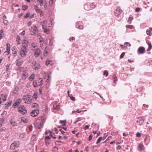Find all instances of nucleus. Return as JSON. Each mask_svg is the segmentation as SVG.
<instances>
[{
  "label": "nucleus",
  "mask_w": 152,
  "mask_h": 152,
  "mask_svg": "<svg viewBox=\"0 0 152 152\" xmlns=\"http://www.w3.org/2000/svg\"><path fill=\"white\" fill-rule=\"evenodd\" d=\"M69 97L70 98V99L72 101H75V98L73 97L72 95H71V96H70Z\"/></svg>",
  "instance_id": "3c124183"
},
{
  "label": "nucleus",
  "mask_w": 152,
  "mask_h": 152,
  "mask_svg": "<svg viewBox=\"0 0 152 152\" xmlns=\"http://www.w3.org/2000/svg\"><path fill=\"white\" fill-rule=\"evenodd\" d=\"M108 75V73L107 71L105 70L104 71V73H103V75H105L106 77H107Z\"/></svg>",
  "instance_id": "864d4df0"
},
{
  "label": "nucleus",
  "mask_w": 152,
  "mask_h": 152,
  "mask_svg": "<svg viewBox=\"0 0 152 152\" xmlns=\"http://www.w3.org/2000/svg\"><path fill=\"white\" fill-rule=\"evenodd\" d=\"M140 8L139 7L135 9V11L137 12H139L140 11Z\"/></svg>",
  "instance_id": "774afa93"
},
{
  "label": "nucleus",
  "mask_w": 152,
  "mask_h": 152,
  "mask_svg": "<svg viewBox=\"0 0 152 152\" xmlns=\"http://www.w3.org/2000/svg\"><path fill=\"white\" fill-rule=\"evenodd\" d=\"M23 99L25 103L30 104L32 102V99L29 95L24 96H23Z\"/></svg>",
  "instance_id": "f03ea898"
},
{
  "label": "nucleus",
  "mask_w": 152,
  "mask_h": 152,
  "mask_svg": "<svg viewBox=\"0 0 152 152\" xmlns=\"http://www.w3.org/2000/svg\"><path fill=\"white\" fill-rule=\"evenodd\" d=\"M39 111L38 109L33 110L31 112V115L32 117H34L37 116L39 113Z\"/></svg>",
  "instance_id": "6e6552de"
},
{
  "label": "nucleus",
  "mask_w": 152,
  "mask_h": 152,
  "mask_svg": "<svg viewBox=\"0 0 152 152\" xmlns=\"http://www.w3.org/2000/svg\"><path fill=\"white\" fill-rule=\"evenodd\" d=\"M146 33L147 34L151 36V35L152 33L149 30H147L146 31Z\"/></svg>",
  "instance_id": "6e6d98bb"
},
{
  "label": "nucleus",
  "mask_w": 152,
  "mask_h": 152,
  "mask_svg": "<svg viewBox=\"0 0 152 152\" xmlns=\"http://www.w3.org/2000/svg\"><path fill=\"white\" fill-rule=\"evenodd\" d=\"M30 15V13L29 12H27L26 15L24 16V18H26L28 16H29Z\"/></svg>",
  "instance_id": "bf43d9fd"
},
{
  "label": "nucleus",
  "mask_w": 152,
  "mask_h": 152,
  "mask_svg": "<svg viewBox=\"0 0 152 152\" xmlns=\"http://www.w3.org/2000/svg\"><path fill=\"white\" fill-rule=\"evenodd\" d=\"M125 54V53H124V52L122 53L121 54V55L120 56V58H123L124 57Z\"/></svg>",
  "instance_id": "13d9d810"
},
{
  "label": "nucleus",
  "mask_w": 152,
  "mask_h": 152,
  "mask_svg": "<svg viewBox=\"0 0 152 152\" xmlns=\"http://www.w3.org/2000/svg\"><path fill=\"white\" fill-rule=\"evenodd\" d=\"M30 31V34L31 35H34L36 34L38 29L37 27H31L29 29Z\"/></svg>",
  "instance_id": "0eeeda50"
},
{
  "label": "nucleus",
  "mask_w": 152,
  "mask_h": 152,
  "mask_svg": "<svg viewBox=\"0 0 152 152\" xmlns=\"http://www.w3.org/2000/svg\"><path fill=\"white\" fill-rule=\"evenodd\" d=\"M53 107L54 110H58L60 109L59 105L56 104H53Z\"/></svg>",
  "instance_id": "6ab92c4d"
},
{
  "label": "nucleus",
  "mask_w": 152,
  "mask_h": 152,
  "mask_svg": "<svg viewBox=\"0 0 152 152\" xmlns=\"http://www.w3.org/2000/svg\"><path fill=\"white\" fill-rule=\"evenodd\" d=\"M28 45L26 44H22V47L21 48L22 50H24L26 51H28Z\"/></svg>",
  "instance_id": "aec40b11"
},
{
  "label": "nucleus",
  "mask_w": 152,
  "mask_h": 152,
  "mask_svg": "<svg viewBox=\"0 0 152 152\" xmlns=\"http://www.w3.org/2000/svg\"><path fill=\"white\" fill-rule=\"evenodd\" d=\"M22 43L23 44L28 45V41L26 39H24L23 40Z\"/></svg>",
  "instance_id": "473e14b6"
},
{
  "label": "nucleus",
  "mask_w": 152,
  "mask_h": 152,
  "mask_svg": "<svg viewBox=\"0 0 152 152\" xmlns=\"http://www.w3.org/2000/svg\"><path fill=\"white\" fill-rule=\"evenodd\" d=\"M40 53V51L39 49H37L35 51L34 55L35 57H38Z\"/></svg>",
  "instance_id": "2eb2a0df"
},
{
  "label": "nucleus",
  "mask_w": 152,
  "mask_h": 152,
  "mask_svg": "<svg viewBox=\"0 0 152 152\" xmlns=\"http://www.w3.org/2000/svg\"><path fill=\"white\" fill-rule=\"evenodd\" d=\"M47 25V21L46 20H44L43 21L42 25V28L43 29H44V28L46 27Z\"/></svg>",
  "instance_id": "a878e982"
},
{
  "label": "nucleus",
  "mask_w": 152,
  "mask_h": 152,
  "mask_svg": "<svg viewBox=\"0 0 152 152\" xmlns=\"http://www.w3.org/2000/svg\"><path fill=\"white\" fill-rule=\"evenodd\" d=\"M38 94L37 93H34L32 97L33 98L36 99L37 98Z\"/></svg>",
  "instance_id": "c03bdc74"
},
{
  "label": "nucleus",
  "mask_w": 152,
  "mask_h": 152,
  "mask_svg": "<svg viewBox=\"0 0 152 152\" xmlns=\"http://www.w3.org/2000/svg\"><path fill=\"white\" fill-rule=\"evenodd\" d=\"M21 121L24 123H27L28 122L27 119L24 118H21Z\"/></svg>",
  "instance_id": "72a5a7b5"
},
{
  "label": "nucleus",
  "mask_w": 152,
  "mask_h": 152,
  "mask_svg": "<svg viewBox=\"0 0 152 152\" xmlns=\"http://www.w3.org/2000/svg\"><path fill=\"white\" fill-rule=\"evenodd\" d=\"M21 78L23 80L26 79L28 76V74L26 72H23Z\"/></svg>",
  "instance_id": "ddd939ff"
},
{
  "label": "nucleus",
  "mask_w": 152,
  "mask_h": 152,
  "mask_svg": "<svg viewBox=\"0 0 152 152\" xmlns=\"http://www.w3.org/2000/svg\"><path fill=\"white\" fill-rule=\"evenodd\" d=\"M19 141H15L12 142L10 146V149L11 150H14L19 147Z\"/></svg>",
  "instance_id": "7ed1b4c3"
},
{
  "label": "nucleus",
  "mask_w": 152,
  "mask_h": 152,
  "mask_svg": "<svg viewBox=\"0 0 152 152\" xmlns=\"http://www.w3.org/2000/svg\"><path fill=\"white\" fill-rule=\"evenodd\" d=\"M23 63V61L21 59H18L17 61V65L18 66H20Z\"/></svg>",
  "instance_id": "dca6fc26"
},
{
  "label": "nucleus",
  "mask_w": 152,
  "mask_h": 152,
  "mask_svg": "<svg viewBox=\"0 0 152 152\" xmlns=\"http://www.w3.org/2000/svg\"><path fill=\"white\" fill-rule=\"evenodd\" d=\"M4 33V31L3 30H1L0 31V39L2 38V34Z\"/></svg>",
  "instance_id": "79ce46f5"
},
{
  "label": "nucleus",
  "mask_w": 152,
  "mask_h": 152,
  "mask_svg": "<svg viewBox=\"0 0 152 152\" xmlns=\"http://www.w3.org/2000/svg\"><path fill=\"white\" fill-rule=\"evenodd\" d=\"M32 66V68L35 70H37L40 68V64L37 63L35 61L33 62Z\"/></svg>",
  "instance_id": "423d86ee"
},
{
  "label": "nucleus",
  "mask_w": 152,
  "mask_h": 152,
  "mask_svg": "<svg viewBox=\"0 0 152 152\" xmlns=\"http://www.w3.org/2000/svg\"><path fill=\"white\" fill-rule=\"evenodd\" d=\"M34 9L37 13H39L40 11V9L39 8L38 6L37 5H34Z\"/></svg>",
  "instance_id": "412c9836"
},
{
  "label": "nucleus",
  "mask_w": 152,
  "mask_h": 152,
  "mask_svg": "<svg viewBox=\"0 0 152 152\" xmlns=\"http://www.w3.org/2000/svg\"><path fill=\"white\" fill-rule=\"evenodd\" d=\"M10 64H7L6 65V71H8L10 69Z\"/></svg>",
  "instance_id": "2f4dec72"
},
{
  "label": "nucleus",
  "mask_w": 152,
  "mask_h": 152,
  "mask_svg": "<svg viewBox=\"0 0 152 152\" xmlns=\"http://www.w3.org/2000/svg\"><path fill=\"white\" fill-rule=\"evenodd\" d=\"M48 133H50V135L51 136H52V134L51 131L50 130H48L46 131L45 134H47Z\"/></svg>",
  "instance_id": "37998d69"
},
{
  "label": "nucleus",
  "mask_w": 152,
  "mask_h": 152,
  "mask_svg": "<svg viewBox=\"0 0 152 152\" xmlns=\"http://www.w3.org/2000/svg\"><path fill=\"white\" fill-rule=\"evenodd\" d=\"M10 124L13 126H16L17 125V124L13 119H11L10 121Z\"/></svg>",
  "instance_id": "f3484780"
},
{
  "label": "nucleus",
  "mask_w": 152,
  "mask_h": 152,
  "mask_svg": "<svg viewBox=\"0 0 152 152\" xmlns=\"http://www.w3.org/2000/svg\"><path fill=\"white\" fill-rule=\"evenodd\" d=\"M76 27L78 29H82L83 28V26H77V25H76Z\"/></svg>",
  "instance_id": "603ef678"
},
{
  "label": "nucleus",
  "mask_w": 152,
  "mask_h": 152,
  "mask_svg": "<svg viewBox=\"0 0 152 152\" xmlns=\"http://www.w3.org/2000/svg\"><path fill=\"white\" fill-rule=\"evenodd\" d=\"M37 1L39 4L40 6H42L43 5V2H44V0H37Z\"/></svg>",
  "instance_id": "cd10ccee"
},
{
  "label": "nucleus",
  "mask_w": 152,
  "mask_h": 152,
  "mask_svg": "<svg viewBox=\"0 0 152 152\" xmlns=\"http://www.w3.org/2000/svg\"><path fill=\"white\" fill-rule=\"evenodd\" d=\"M124 45H126L127 47V46L129 47L131 46V45L129 42H126L124 43Z\"/></svg>",
  "instance_id": "680f3d73"
},
{
  "label": "nucleus",
  "mask_w": 152,
  "mask_h": 152,
  "mask_svg": "<svg viewBox=\"0 0 152 152\" xmlns=\"http://www.w3.org/2000/svg\"><path fill=\"white\" fill-rule=\"evenodd\" d=\"M33 85L34 87H37L38 86V85L37 84V82L36 81H34L33 82Z\"/></svg>",
  "instance_id": "7c9ffc66"
},
{
  "label": "nucleus",
  "mask_w": 152,
  "mask_h": 152,
  "mask_svg": "<svg viewBox=\"0 0 152 152\" xmlns=\"http://www.w3.org/2000/svg\"><path fill=\"white\" fill-rule=\"evenodd\" d=\"M52 61L50 60H48L46 62V64L47 65H51L52 64Z\"/></svg>",
  "instance_id": "c85d7f7f"
},
{
  "label": "nucleus",
  "mask_w": 152,
  "mask_h": 152,
  "mask_svg": "<svg viewBox=\"0 0 152 152\" xmlns=\"http://www.w3.org/2000/svg\"><path fill=\"white\" fill-rule=\"evenodd\" d=\"M44 122L42 121L40 123H39L38 121H35L34 123V125L35 127L39 129H41V128L43 127L44 125Z\"/></svg>",
  "instance_id": "39448f33"
},
{
  "label": "nucleus",
  "mask_w": 152,
  "mask_h": 152,
  "mask_svg": "<svg viewBox=\"0 0 152 152\" xmlns=\"http://www.w3.org/2000/svg\"><path fill=\"white\" fill-rule=\"evenodd\" d=\"M89 126L86 125V126H85L83 128V129L85 130H86L87 129H88L89 128Z\"/></svg>",
  "instance_id": "338daca9"
},
{
  "label": "nucleus",
  "mask_w": 152,
  "mask_h": 152,
  "mask_svg": "<svg viewBox=\"0 0 152 152\" xmlns=\"http://www.w3.org/2000/svg\"><path fill=\"white\" fill-rule=\"evenodd\" d=\"M61 124H62V126H64L65 125L66 121H60Z\"/></svg>",
  "instance_id": "09e8293b"
},
{
  "label": "nucleus",
  "mask_w": 152,
  "mask_h": 152,
  "mask_svg": "<svg viewBox=\"0 0 152 152\" xmlns=\"http://www.w3.org/2000/svg\"><path fill=\"white\" fill-rule=\"evenodd\" d=\"M3 23H4V25H7L8 23V21L6 19H3Z\"/></svg>",
  "instance_id": "a19ab883"
},
{
  "label": "nucleus",
  "mask_w": 152,
  "mask_h": 152,
  "mask_svg": "<svg viewBox=\"0 0 152 152\" xmlns=\"http://www.w3.org/2000/svg\"><path fill=\"white\" fill-rule=\"evenodd\" d=\"M59 131H60V132H61V133L62 134H64V135H67V133L64 132L62 129H60Z\"/></svg>",
  "instance_id": "ea45409f"
},
{
  "label": "nucleus",
  "mask_w": 152,
  "mask_h": 152,
  "mask_svg": "<svg viewBox=\"0 0 152 152\" xmlns=\"http://www.w3.org/2000/svg\"><path fill=\"white\" fill-rule=\"evenodd\" d=\"M28 8V6L27 5H24L22 6L23 10L25 11Z\"/></svg>",
  "instance_id": "4c0bfd02"
},
{
  "label": "nucleus",
  "mask_w": 152,
  "mask_h": 152,
  "mask_svg": "<svg viewBox=\"0 0 152 152\" xmlns=\"http://www.w3.org/2000/svg\"><path fill=\"white\" fill-rule=\"evenodd\" d=\"M12 53L14 56H16L17 53L18 51V50L15 46H14L12 48Z\"/></svg>",
  "instance_id": "9b49d317"
},
{
  "label": "nucleus",
  "mask_w": 152,
  "mask_h": 152,
  "mask_svg": "<svg viewBox=\"0 0 152 152\" xmlns=\"http://www.w3.org/2000/svg\"><path fill=\"white\" fill-rule=\"evenodd\" d=\"M126 28H129L130 29H132L133 28L132 26L130 25H126Z\"/></svg>",
  "instance_id": "de8ad7c7"
},
{
  "label": "nucleus",
  "mask_w": 152,
  "mask_h": 152,
  "mask_svg": "<svg viewBox=\"0 0 152 152\" xmlns=\"http://www.w3.org/2000/svg\"><path fill=\"white\" fill-rule=\"evenodd\" d=\"M4 121V118H0V126H1Z\"/></svg>",
  "instance_id": "bb28decb"
},
{
  "label": "nucleus",
  "mask_w": 152,
  "mask_h": 152,
  "mask_svg": "<svg viewBox=\"0 0 152 152\" xmlns=\"http://www.w3.org/2000/svg\"><path fill=\"white\" fill-rule=\"evenodd\" d=\"M44 2V8L46 9L47 7V2L46 1H45Z\"/></svg>",
  "instance_id": "052dcab7"
},
{
  "label": "nucleus",
  "mask_w": 152,
  "mask_h": 152,
  "mask_svg": "<svg viewBox=\"0 0 152 152\" xmlns=\"http://www.w3.org/2000/svg\"><path fill=\"white\" fill-rule=\"evenodd\" d=\"M47 50V47H46L45 48V51H44V55L45 56H46V55H45V54H47V53H48Z\"/></svg>",
  "instance_id": "0e129e2a"
},
{
  "label": "nucleus",
  "mask_w": 152,
  "mask_h": 152,
  "mask_svg": "<svg viewBox=\"0 0 152 152\" xmlns=\"http://www.w3.org/2000/svg\"><path fill=\"white\" fill-rule=\"evenodd\" d=\"M7 45L6 50L4 52V54L7 55L10 53V45L9 44H6Z\"/></svg>",
  "instance_id": "1a4fd4ad"
},
{
  "label": "nucleus",
  "mask_w": 152,
  "mask_h": 152,
  "mask_svg": "<svg viewBox=\"0 0 152 152\" xmlns=\"http://www.w3.org/2000/svg\"><path fill=\"white\" fill-rule=\"evenodd\" d=\"M45 142L47 146H48L50 143V142L49 140H45Z\"/></svg>",
  "instance_id": "5fc2aeb1"
},
{
  "label": "nucleus",
  "mask_w": 152,
  "mask_h": 152,
  "mask_svg": "<svg viewBox=\"0 0 152 152\" xmlns=\"http://www.w3.org/2000/svg\"><path fill=\"white\" fill-rule=\"evenodd\" d=\"M38 104L37 103L33 104L32 105V107L37 108L38 107Z\"/></svg>",
  "instance_id": "f704fd0d"
},
{
  "label": "nucleus",
  "mask_w": 152,
  "mask_h": 152,
  "mask_svg": "<svg viewBox=\"0 0 152 152\" xmlns=\"http://www.w3.org/2000/svg\"><path fill=\"white\" fill-rule=\"evenodd\" d=\"M102 137H100L99 138V139H98V140L96 142V144H97L99 143L100 142L101 140L102 139Z\"/></svg>",
  "instance_id": "49530a36"
},
{
  "label": "nucleus",
  "mask_w": 152,
  "mask_h": 152,
  "mask_svg": "<svg viewBox=\"0 0 152 152\" xmlns=\"http://www.w3.org/2000/svg\"><path fill=\"white\" fill-rule=\"evenodd\" d=\"M44 30V32L45 33L48 34L49 33V30L48 29L46 28H44V29H43Z\"/></svg>",
  "instance_id": "a18cd8bd"
},
{
  "label": "nucleus",
  "mask_w": 152,
  "mask_h": 152,
  "mask_svg": "<svg viewBox=\"0 0 152 152\" xmlns=\"http://www.w3.org/2000/svg\"><path fill=\"white\" fill-rule=\"evenodd\" d=\"M90 6V8L91 9V8H94L95 7V5L94 4V3H92L90 5H89Z\"/></svg>",
  "instance_id": "8fccbe9b"
},
{
  "label": "nucleus",
  "mask_w": 152,
  "mask_h": 152,
  "mask_svg": "<svg viewBox=\"0 0 152 152\" xmlns=\"http://www.w3.org/2000/svg\"><path fill=\"white\" fill-rule=\"evenodd\" d=\"M122 12V10L121 9L120 7H118L115 10L114 15L117 18H120L119 20H120L122 18L121 15Z\"/></svg>",
  "instance_id": "f257e3e1"
},
{
  "label": "nucleus",
  "mask_w": 152,
  "mask_h": 152,
  "mask_svg": "<svg viewBox=\"0 0 152 152\" xmlns=\"http://www.w3.org/2000/svg\"><path fill=\"white\" fill-rule=\"evenodd\" d=\"M144 147L143 144L142 143H140L138 147V150L139 151H141L142 150H144Z\"/></svg>",
  "instance_id": "4468645a"
},
{
  "label": "nucleus",
  "mask_w": 152,
  "mask_h": 152,
  "mask_svg": "<svg viewBox=\"0 0 152 152\" xmlns=\"http://www.w3.org/2000/svg\"><path fill=\"white\" fill-rule=\"evenodd\" d=\"M132 19H133L132 18H131L130 17H129V19H128V20H127L128 23L129 24H130V23H131L132 20Z\"/></svg>",
  "instance_id": "58836bf2"
},
{
  "label": "nucleus",
  "mask_w": 152,
  "mask_h": 152,
  "mask_svg": "<svg viewBox=\"0 0 152 152\" xmlns=\"http://www.w3.org/2000/svg\"><path fill=\"white\" fill-rule=\"evenodd\" d=\"M84 8L86 10H91L90 6L88 5H85L84 6Z\"/></svg>",
  "instance_id": "5701e85b"
},
{
  "label": "nucleus",
  "mask_w": 152,
  "mask_h": 152,
  "mask_svg": "<svg viewBox=\"0 0 152 152\" xmlns=\"http://www.w3.org/2000/svg\"><path fill=\"white\" fill-rule=\"evenodd\" d=\"M27 52V51L24 50H22V49H21V50L20 52V55L22 57H24L26 55Z\"/></svg>",
  "instance_id": "9d476101"
},
{
  "label": "nucleus",
  "mask_w": 152,
  "mask_h": 152,
  "mask_svg": "<svg viewBox=\"0 0 152 152\" xmlns=\"http://www.w3.org/2000/svg\"><path fill=\"white\" fill-rule=\"evenodd\" d=\"M62 142L61 141H56L55 142V144L56 145H61Z\"/></svg>",
  "instance_id": "e433bc0d"
},
{
  "label": "nucleus",
  "mask_w": 152,
  "mask_h": 152,
  "mask_svg": "<svg viewBox=\"0 0 152 152\" xmlns=\"http://www.w3.org/2000/svg\"><path fill=\"white\" fill-rule=\"evenodd\" d=\"M19 88L18 86H16L15 88L14 91L13 92V93L17 94V92L19 91Z\"/></svg>",
  "instance_id": "b1692460"
},
{
  "label": "nucleus",
  "mask_w": 152,
  "mask_h": 152,
  "mask_svg": "<svg viewBox=\"0 0 152 152\" xmlns=\"http://www.w3.org/2000/svg\"><path fill=\"white\" fill-rule=\"evenodd\" d=\"M53 130L56 133H58V130L56 128H55L53 129Z\"/></svg>",
  "instance_id": "69168bd1"
},
{
  "label": "nucleus",
  "mask_w": 152,
  "mask_h": 152,
  "mask_svg": "<svg viewBox=\"0 0 152 152\" xmlns=\"http://www.w3.org/2000/svg\"><path fill=\"white\" fill-rule=\"evenodd\" d=\"M138 52L140 54H143L145 51V49L143 47H140L138 49Z\"/></svg>",
  "instance_id": "f8f14e48"
},
{
  "label": "nucleus",
  "mask_w": 152,
  "mask_h": 152,
  "mask_svg": "<svg viewBox=\"0 0 152 152\" xmlns=\"http://www.w3.org/2000/svg\"><path fill=\"white\" fill-rule=\"evenodd\" d=\"M43 79L42 78H39V86H41L43 84Z\"/></svg>",
  "instance_id": "c756f323"
},
{
  "label": "nucleus",
  "mask_w": 152,
  "mask_h": 152,
  "mask_svg": "<svg viewBox=\"0 0 152 152\" xmlns=\"http://www.w3.org/2000/svg\"><path fill=\"white\" fill-rule=\"evenodd\" d=\"M21 102V99H18L15 102L18 105Z\"/></svg>",
  "instance_id": "4d7b16f0"
},
{
  "label": "nucleus",
  "mask_w": 152,
  "mask_h": 152,
  "mask_svg": "<svg viewBox=\"0 0 152 152\" xmlns=\"http://www.w3.org/2000/svg\"><path fill=\"white\" fill-rule=\"evenodd\" d=\"M20 36L19 35H18L17 37L16 42L17 43L18 45H19L20 44Z\"/></svg>",
  "instance_id": "393cba45"
},
{
  "label": "nucleus",
  "mask_w": 152,
  "mask_h": 152,
  "mask_svg": "<svg viewBox=\"0 0 152 152\" xmlns=\"http://www.w3.org/2000/svg\"><path fill=\"white\" fill-rule=\"evenodd\" d=\"M120 46L121 48L123 49L126 50L127 49V47L126 46V45H124H124H121Z\"/></svg>",
  "instance_id": "c9c22d12"
},
{
  "label": "nucleus",
  "mask_w": 152,
  "mask_h": 152,
  "mask_svg": "<svg viewBox=\"0 0 152 152\" xmlns=\"http://www.w3.org/2000/svg\"><path fill=\"white\" fill-rule=\"evenodd\" d=\"M50 139V137L49 136H46L45 138V140H49Z\"/></svg>",
  "instance_id": "e2e57ef3"
},
{
  "label": "nucleus",
  "mask_w": 152,
  "mask_h": 152,
  "mask_svg": "<svg viewBox=\"0 0 152 152\" xmlns=\"http://www.w3.org/2000/svg\"><path fill=\"white\" fill-rule=\"evenodd\" d=\"M147 44H148V48L147 50V51H150L152 48V45L151 43L150 42H147Z\"/></svg>",
  "instance_id": "a211bd4d"
},
{
  "label": "nucleus",
  "mask_w": 152,
  "mask_h": 152,
  "mask_svg": "<svg viewBox=\"0 0 152 152\" xmlns=\"http://www.w3.org/2000/svg\"><path fill=\"white\" fill-rule=\"evenodd\" d=\"M35 77V75L34 74H32L31 75L28 77V80L30 81L33 80Z\"/></svg>",
  "instance_id": "4be33fe9"
},
{
  "label": "nucleus",
  "mask_w": 152,
  "mask_h": 152,
  "mask_svg": "<svg viewBox=\"0 0 152 152\" xmlns=\"http://www.w3.org/2000/svg\"><path fill=\"white\" fill-rule=\"evenodd\" d=\"M18 111L20 114L23 115L26 114L27 113L26 110L23 106H20L19 107Z\"/></svg>",
  "instance_id": "20e7f679"
}]
</instances>
